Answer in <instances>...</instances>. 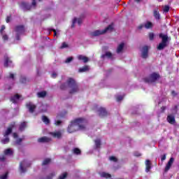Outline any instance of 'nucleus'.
<instances>
[{"label": "nucleus", "instance_id": "1", "mask_svg": "<svg viewBox=\"0 0 179 179\" xmlns=\"http://www.w3.org/2000/svg\"><path fill=\"white\" fill-rule=\"evenodd\" d=\"M86 124H87V120L83 117L76 118L72 120L67 128L69 134H73L76 131H83L86 129Z\"/></svg>", "mask_w": 179, "mask_h": 179}, {"label": "nucleus", "instance_id": "2", "mask_svg": "<svg viewBox=\"0 0 179 179\" xmlns=\"http://www.w3.org/2000/svg\"><path fill=\"white\" fill-rule=\"evenodd\" d=\"M68 86L71 87V90L69 91L70 94H75V93L79 92V85H78V83H76V81L73 78H70L67 80L66 83H62L60 85V89L61 90H66Z\"/></svg>", "mask_w": 179, "mask_h": 179}, {"label": "nucleus", "instance_id": "3", "mask_svg": "<svg viewBox=\"0 0 179 179\" xmlns=\"http://www.w3.org/2000/svg\"><path fill=\"white\" fill-rule=\"evenodd\" d=\"M114 30V25L113 24H109L103 30H96L94 31L90 32V34L92 37H97V36H101V34H106L107 31H113Z\"/></svg>", "mask_w": 179, "mask_h": 179}, {"label": "nucleus", "instance_id": "4", "mask_svg": "<svg viewBox=\"0 0 179 179\" xmlns=\"http://www.w3.org/2000/svg\"><path fill=\"white\" fill-rule=\"evenodd\" d=\"M159 38H162V42L157 46V48L159 50H164L167 46V43L169 42V36L159 34Z\"/></svg>", "mask_w": 179, "mask_h": 179}, {"label": "nucleus", "instance_id": "5", "mask_svg": "<svg viewBox=\"0 0 179 179\" xmlns=\"http://www.w3.org/2000/svg\"><path fill=\"white\" fill-rule=\"evenodd\" d=\"M14 31L15 34V38L16 40L19 41L20 40V36L22 34H24V31H26V29H24V25H17L14 28Z\"/></svg>", "mask_w": 179, "mask_h": 179}, {"label": "nucleus", "instance_id": "6", "mask_svg": "<svg viewBox=\"0 0 179 179\" xmlns=\"http://www.w3.org/2000/svg\"><path fill=\"white\" fill-rule=\"evenodd\" d=\"M158 79H160V74L152 73L148 77L145 78L143 80L145 83H155Z\"/></svg>", "mask_w": 179, "mask_h": 179}, {"label": "nucleus", "instance_id": "7", "mask_svg": "<svg viewBox=\"0 0 179 179\" xmlns=\"http://www.w3.org/2000/svg\"><path fill=\"white\" fill-rule=\"evenodd\" d=\"M23 166H24L26 168L30 167L31 166V163L27 162V160H23L20 163V170L21 173H26L27 169Z\"/></svg>", "mask_w": 179, "mask_h": 179}, {"label": "nucleus", "instance_id": "8", "mask_svg": "<svg viewBox=\"0 0 179 179\" xmlns=\"http://www.w3.org/2000/svg\"><path fill=\"white\" fill-rule=\"evenodd\" d=\"M149 54V48L148 46L143 47V51L141 53V57L144 59H146L148 58Z\"/></svg>", "mask_w": 179, "mask_h": 179}, {"label": "nucleus", "instance_id": "9", "mask_svg": "<svg viewBox=\"0 0 179 179\" xmlns=\"http://www.w3.org/2000/svg\"><path fill=\"white\" fill-rule=\"evenodd\" d=\"M173 163H174V158L171 157L165 166V169H164L165 173H167V171H169V170L171 169V166H173Z\"/></svg>", "mask_w": 179, "mask_h": 179}, {"label": "nucleus", "instance_id": "10", "mask_svg": "<svg viewBox=\"0 0 179 179\" xmlns=\"http://www.w3.org/2000/svg\"><path fill=\"white\" fill-rule=\"evenodd\" d=\"M166 120L167 122L171 125H174V124H176V117L173 115V114L168 115Z\"/></svg>", "mask_w": 179, "mask_h": 179}, {"label": "nucleus", "instance_id": "11", "mask_svg": "<svg viewBox=\"0 0 179 179\" xmlns=\"http://www.w3.org/2000/svg\"><path fill=\"white\" fill-rule=\"evenodd\" d=\"M98 112L99 117H107V115H108V113L104 108H100L98 110Z\"/></svg>", "mask_w": 179, "mask_h": 179}, {"label": "nucleus", "instance_id": "12", "mask_svg": "<svg viewBox=\"0 0 179 179\" xmlns=\"http://www.w3.org/2000/svg\"><path fill=\"white\" fill-rule=\"evenodd\" d=\"M51 141V138L47 137V136H43L38 139V142L39 143H48V142Z\"/></svg>", "mask_w": 179, "mask_h": 179}, {"label": "nucleus", "instance_id": "13", "mask_svg": "<svg viewBox=\"0 0 179 179\" xmlns=\"http://www.w3.org/2000/svg\"><path fill=\"white\" fill-rule=\"evenodd\" d=\"M153 16L157 20L160 19V13H159V8H156L153 11Z\"/></svg>", "mask_w": 179, "mask_h": 179}, {"label": "nucleus", "instance_id": "14", "mask_svg": "<svg viewBox=\"0 0 179 179\" xmlns=\"http://www.w3.org/2000/svg\"><path fill=\"white\" fill-rule=\"evenodd\" d=\"M27 108H29V113H34V110H36V105L32 104L31 103H29L28 104H27Z\"/></svg>", "mask_w": 179, "mask_h": 179}, {"label": "nucleus", "instance_id": "15", "mask_svg": "<svg viewBox=\"0 0 179 179\" xmlns=\"http://www.w3.org/2000/svg\"><path fill=\"white\" fill-rule=\"evenodd\" d=\"M53 138H57V139H61L62 137V134H61V131H57V132H50V133Z\"/></svg>", "mask_w": 179, "mask_h": 179}, {"label": "nucleus", "instance_id": "16", "mask_svg": "<svg viewBox=\"0 0 179 179\" xmlns=\"http://www.w3.org/2000/svg\"><path fill=\"white\" fill-rule=\"evenodd\" d=\"M78 59H79V61H83L85 64H86L87 62H89V57L84 56L83 55H78Z\"/></svg>", "mask_w": 179, "mask_h": 179}, {"label": "nucleus", "instance_id": "17", "mask_svg": "<svg viewBox=\"0 0 179 179\" xmlns=\"http://www.w3.org/2000/svg\"><path fill=\"white\" fill-rule=\"evenodd\" d=\"M150 169H152V164L150 163V160L147 159L145 161V171L147 173H149L150 171Z\"/></svg>", "mask_w": 179, "mask_h": 179}, {"label": "nucleus", "instance_id": "18", "mask_svg": "<svg viewBox=\"0 0 179 179\" xmlns=\"http://www.w3.org/2000/svg\"><path fill=\"white\" fill-rule=\"evenodd\" d=\"M21 6L24 8V9H27V10H30V9H31V6L30 4H29L28 3H26L24 1H22L21 3Z\"/></svg>", "mask_w": 179, "mask_h": 179}, {"label": "nucleus", "instance_id": "19", "mask_svg": "<svg viewBox=\"0 0 179 179\" xmlns=\"http://www.w3.org/2000/svg\"><path fill=\"white\" fill-rule=\"evenodd\" d=\"M76 22H78V25L80 26V24H82V22H83V20H82V18L77 19L76 17H75L73 20V24L71 25V27H75V23H76Z\"/></svg>", "mask_w": 179, "mask_h": 179}, {"label": "nucleus", "instance_id": "20", "mask_svg": "<svg viewBox=\"0 0 179 179\" xmlns=\"http://www.w3.org/2000/svg\"><path fill=\"white\" fill-rule=\"evenodd\" d=\"M19 99H20V95H19V94H16L13 96H11L10 101L15 104V103H17V100H19Z\"/></svg>", "mask_w": 179, "mask_h": 179}, {"label": "nucleus", "instance_id": "21", "mask_svg": "<svg viewBox=\"0 0 179 179\" xmlns=\"http://www.w3.org/2000/svg\"><path fill=\"white\" fill-rule=\"evenodd\" d=\"M113 58V53L111 52H106L104 55L101 56V58L104 59V58Z\"/></svg>", "mask_w": 179, "mask_h": 179}, {"label": "nucleus", "instance_id": "22", "mask_svg": "<svg viewBox=\"0 0 179 179\" xmlns=\"http://www.w3.org/2000/svg\"><path fill=\"white\" fill-rule=\"evenodd\" d=\"M124 45L125 44L124 43H122L117 46V54H120V52H122Z\"/></svg>", "mask_w": 179, "mask_h": 179}, {"label": "nucleus", "instance_id": "23", "mask_svg": "<svg viewBox=\"0 0 179 179\" xmlns=\"http://www.w3.org/2000/svg\"><path fill=\"white\" fill-rule=\"evenodd\" d=\"M37 96L39 99H43L45 97V96H47V92L42 91V92H38Z\"/></svg>", "mask_w": 179, "mask_h": 179}, {"label": "nucleus", "instance_id": "24", "mask_svg": "<svg viewBox=\"0 0 179 179\" xmlns=\"http://www.w3.org/2000/svg\"><path fill=\"white\" fill-rule=\"evenodd\" d=\"M89 69V66H84L78 69V72H80V73H82V72H87Z\"/></svg>", "mask_w": 179, "mask_h": 179}, {"label": "nucleus", "instance_id": "25", "mask_svg": "<svg viewBox=\"0 0 179 179\" xmlns=\"http://www.w3.org/2000/svg\"><path fill=\"white\" fill-rule=\"evenodd\" d=\"M144 27H145L146 29H152L153 28V23H152L151 22L148 21L145 24H144Z\"/></svg>", "mask_w": 179, "mask_h": 179}, {"label": "nucleus", "instance_id": "26", "mask_svg": "<svg viewBox=\"0 0 179 179\" xmlns=\"http://www.w3.org/2000/svg\"><path fill=\"white\" fill-rule=\"evenodd\" d=\"M4 155L12 156V155H13V150L10 148H8L4 150Z\"/></svg>", "mask_w": 179, "mask_h": 179}, {"label": "nucleus", "instance_id": "27", "mask_svg": "<svg viewBox=\"0 0 179 179\" xmlns=\"http://www.w3.org/2000/svg\"><path fill=\"white\" fill-rule=\"evenodd\" d=\"M9 64H12V62L10 61L9 57H6L5 58V62H4V66L6 68H8V66H9Z\"/></svg>", "mask_w": 179, "mask_h": 179}, {"label": "nucleus", "instance_id": "28", "mask_svg": "<svg viewBox=\"0 0 179 179\" xmlns=\"http://www.w3.org/2000/svg\"><path fill=\"white\" fill-rule=\"evenodd\" d=\"M27 127V124H26V122H23L20 124V131H24V128Z\"/></svg>", "mask_w": 179, "mask_h": 179}, {"label": "nucleus", "instance_id": "29", "mask_svg": "<svg viewBox=\"0 0 179 179\" xmlns=\"http://www.w3.org/2000/svg\"><path fill=\"white\" fill-rule=\"evenodd\" d=\"M94 142H95V145H96V149L100 148V146H101V140L98 138V139L95 140Z\"/></svg>", "mask_w": 179, "mask_h": 179}, {"label": "nucleus", "instance_id": "30", "mask_svg": "<svg viewBox=\"0 0 179 179\" xmlns=\"http://www.w3.org/2000/svg\"><path fill=\"white\" fill-rule=\"evenodd\" d=\"M101 177H103L104 178H111V174L106 173V172H103L101 174Z\"/></svg>", "mask_w": 179, "mask_h": 179}, {"label": "nucleus", "instance_id": "31", "mask_svg": "<svg viewBox=\"0 0 179 179\" xmlns=\"http://www.w3.org/2000/svg\"><path fill=\"white\" fill-rule=\"evenodd\" d=\"M42 121H43V122L46 124H50V119H48V117L45 115L42 117Z\"/></svg>", "mask_w": 179, "mask_h": 179}, {"label": "nucleus", "instance_id": "32", "mask_svg": "<svg viewBox=\"0 0 179 179\" xmlns=\"http://www.w3.org/2000/svg\"><path fill=\"white\" fill-rule=\"evenodd\" d=\"M73 153H74V155H80L82 153V151H80V149L75 148L73 150Z\"/></svg>", "mask_w": 179, "mask_h": 179}, {"label": "nucleus", "instance_id": "33", "mask_svg": "<svg viewBox=\"0 0 179 179\" xmlns=\"http://www.w3.org/2000/svg\"><path fill=\"white\" fill-rule=\"evenodd\" d=\"M49 163H51V159L47 158L43 160L42 166H47V164H49Z\"/></svg>", "mask_w": 179, "mask_h": 179}, {"label": "nucleus", "instance_id": "34", "mask_svg": "<svg viewBox=\"0 0 179 179\" xmlns=\"http://www.w3.org/2000/svg\"><path fill=\"white\" fill-rule=\"evenodd\" d=\"M12 134V127H8L4 134V136H8Z\"/></svg>", "mask_w": 179, "mask_h": 179}, {"label": "nucleus", "instance_id": "35", "mask_svg": "<svg viewBox=\"0 0 179 179\" xmlns=\"http://www.w3.org/2000/svg\"><path fill=\"white\" fill-rule=\"evenodd\" d=\"M148 36L150 41H153V40H155V34L153 32H150Z\"/></svg>", "mask_w": 179, "mask_h": 179}, {"label": "nucleus", "instance_id": "36", "mask_svg": "<svg viewBox=\"0 0 179 179\" xmlns=\"http://www.w3.org/2000/svg\"><path fill=\"white\" fill-rule=\"evenodd\" d=\"M9 138L6 137V138L1 140V143L6 145V143H9Z\"/></svg>", "mask_w": 179, "mask_h": 179}, {"label": "nucleus", "instance_id": "37", "mask_svg": "<svg viewBox=\"0 0 179 179\" xmlns=\"http://www.w3.org/2000/svg\"><path fill=\"white\" fill-rule=\"evenodd\" d=\"M109 160H110V162H114L115 163H117V162H118V159H117V157L114 156L110 157Z\"/></svg>", "mask_w": 179, "mask_h": 179}, {"label": "nucleus", "instance_id": "38", "mask_svg": "<svg viewBox=\"0 0 179 179\" xmlns=\"http://www.w3.org/2000/svg\"><path fill=\"white\" fill-rule=\"evenodd\" d=\"M66 177H68V173L66 172L62 173L58 179H65Z\"/></svg>", "mask_w": 179, "mask_h": 179}, {"label": "nucleus", "instance_id": "39", "mask_svg": "<svg viewBox=\"0 0 179 179\" xmlns=\"http://www.w3.org/2000/svg\"><path fill=\"white\" fill-rule=\"evenodd\" d=\"M73 61V57H69L65 60V64H69V62H72Z\"/></svg>", "mask_w": 179, "mask_h": 179}, {"label": "nucleus", "instance_id": "40", "mask_svg": "<svg viewBox=\"0 0 179 179\" xmlns=\"http://www.w3.org/2000/svg\"><path fill=\"white\" fill-rule=\"evenodd\" d=\"M163 10L165 12V13H167L170 10V6H165L163 8Z\"/></svg>", "mask_w": 179, "mask_h": 179}, {"label": "nucleus", "instance_id": "41", "mask_svg": "<svg viewBox=\"0 0 179 179\" xmlns=\"http://www.w3.org/2000/svg\"><path fill=\"white\" fill-rule=\"evenodd\" d=\"M60 48L62 49L68 48V45L66 44V42H63Z\"/></svg>", "mask_w": 179, "mask_h": 179}, {"label": "nucleus", "instance_id": "42", "mask_svg": "<svg viewBox=\"0 0 179 179\" xmlns=\"http://www.w3.org/2000/svg\"><path fill=\"white\" fill-rule=\"evenodd\" d=\"M20 82L21 83H26V82H27V78H26V77H22L20 78Z\"/></svg>", "mask_w": 179, "mask_h": 179}, {"label": "nucleus", "instance_id": "43", "mask_svg": "<svg viewBox=\"0 0 179 179\" xmlns=\"http://www.w3.org/2000/svg\"><path fill=\"white\" fill-rule=\"evenodd\" d=\"M61 124H62V121H61V120H56L55 122V125H56L57 127H59V125H61Z\"/></svg>", "mask_w": 179, "mask_h": 179}, {"label": "nucleus", "instance_id": "44", "mask_svg": "<svg viewBox=\"0 0 179 179\" xmlns=\"http://www.w3.org/2000/svg\"><path fill=\"white\" fill-rule=\"evenodd\" d=\"M8 173L6 172L4 175L0 176V179H7Z\"/></svg>", "mask_w": 179, "mask_h": 179}, {"label": "nucleus", "instance_id": "45", "mask_svg": "<svg viewBox=\"0 0 179 179\" xmlns=\"http://www.w3.org/2000/svg\"><path fill=\"white\" fill-rule=\"evenodd\" d=\"M22 141H23V139H22V138H18V139H17V141H15V143H16V145H20Z\"/></svg>", "mask_w": 179, "mask_h": 179}, {"label": "nucleus", "instance_id": "46", "mask_svg": "<svg viewBox=\"0 0 179 179\" xmlns=\"http://www.w3.org/2000/svg\"><path fill=\"white\" fill-rule=\"evenodd\" d=\"M8 79H13V80H15V74L10 73V76L8 77Z\"/></svg>", "mask_w": 179, "mask_h": 179}, {"label": "nucleus", "instance_id": "47", "mask_svg": "<svg viewBox=\"0 0 179 179\" xmlns=\"http://www.w3.org/2000/svg\"><path fill=\"white\" fill-rule=\"evenodd\" d=\"M123 99H124V96H117V99H116L117 101H121Z\"/></svg>", "mask_w": 179, "mask_h": 179}, {"label": "nucleus", "instance_id": "48", "mask_svg": "<svg viewBox=\"0 0 179 179\" xmlns=\"http://www.w3.org/2000/svg\"><path fill=\"white\" fill-rule=\"evenodd\" d=\"M11 17H12V15H9L6 17V23H9V22H10Z\"/></svg>", "mask_w": 179, "mask_h": 179}, {"label": "nucleus", "instance_id": "49", "mask_svg": "<svg viewBox=\"0 0 179 179\" xmlns=\"http://www.w3.org/2000/svg\"><path fill=\"white\" fill-rule=\"evenodd\" d=\"M134 156L136 157H141V156H142V155L140 153V152H134Z\"/></svg>", "mask_w": 179, "mask_h": 179}, {"label": "nucleus", "instance_id": "50", "mask_svg": "<svg viewBox=\"0 0 179 179\" xmlns=\"http://www.w3.org/2000/svg\"><path fill=\"white\" fill-rule=\"evenodd\" d=\"M8 35H6V34H4V35H3V40L4 41H7V40H8Z\"/></svg>", "mask_w": 179, "mask_h": 179}, {"label": "nucleus", "instance_id": "51", "mask_svg": "<svg viewBox=\"0 0 179 179\" xmlns=\"http://www.w3.org/2000/svg\"><path fill=\"white\" fill-rule=\"evenodd\" d=\"M166 154L163 155L161 157V160H162V162H164V160L166 159Z\"/></svg>", "mask_w": 179, "mask_h": 179}, {"label": "nucleus", "instance_id": "52", "mask_svg": "<svg viewBox=\"0 0 179 179\" xmlns=\"http://www.w3.org/2000/svg\"><path fill=\"white\" fill-rule=\"evenodd\" d=\"M177 92H176V91L174 90H172L171 91V95L173 96V97H176V96H177Z\"/></svg>", "mask_w": 179, "mask_h": 179}, {"label": "nucleus", "instance_id": "53", "mask_svg": "<svg viewBox=\"0 0 179 179\" xmlns=\"http://www.w3.org/2000/svg\"><path fill=\"white\" fill-rule=\"evenodd\" d=\"M143 27H145V25H143V24H140V25L138 27V30H142V29H143Z\"/></svg>", "mask_w": 179, "mask_h": 179}, {"label": "nucleus", "instance_id": "54", "mask_svg": "<svg viewBox=\"0 0 179 179\" xmlns=\"http://www.w3.org/2000/svg\"><path fill=\"white\" fill-rule=\"evenodd\" d=\"M166 106L161 107L162 113H164V111H166Z\"/></svg>", "mask_w": 179, "mask_h": 179}, {"label": "nucleus", "instance_id": "55", "mask_svg": "<svg viewBox=\"0 0 179 179\" xmlns=\"http://www.w3.org/2000/svg\"><path fill=\"white\" fill-rule=\"evenodd\" d=\"M57 119L64 118V115H57Z\"/></svg>", "mask_w": 179, "mask_h": 179}, {"label": "nucleus", "instance_id": "56", "mask_svg": "<svg viewBox=\"0 0 179 179\" xmlns=\"http://www.w3.org/2000/svg\"><path fill=\"white\" fill-rule=\"evenodd\" d=\"M5 160H6V158H5V157H0V162H5Z\"/></svg>", "mask_w": 179, "mask_h": 179}, {"label": "nucleus", "instance_id": "57", "mask_svg": "<svg viewBox=\"0 0 179 179\" xmlns=\"http://www.w3.org/2000/svg\"><path fill=\"white\" fill-rule=\"evenodd\" d=\"M51 31L54 32V36H57V30L52 29Z\"/></svg>", "mask_w": 179, "mask_h": 179}, {"label": "nucleus", "instance_id": "58", "mask_svg": "<svg viewBox=\"0 0 179 179\" xmlns=\"http://www.w3.org/2000/svg\"><path fill=\"white\" fill-rule=\"evenodd\" d=\"M13 138H17V137H18L17 133H13Z\"/></svg>", "mask_w": 179, "mask_h": 179}, {"label": "nucleus", "instance_id": "59", "mask_svg": "<svg viewBox=\"0 0 179 179\" xmlns=\"http://www.w3.org/2000/svg\"><path fill=\"white\" fill-rule=\"evenodd\" d=\"M5 29V25H3L1 28L0 33H2L3 30Z\"/></svg>", "mask_w": 179, "mask_h": 179}, {"label": "nucleus", "instance_id": "60", "mask_svg": "<svg viewBox=\"0 0 179 179\" xmlns=\"http://www.w3.org/2000/svg\"><path fill=\"white\" fill-rule=\"evenodd\" d=\"M52 78H57V73H53L52 74Z\"/></svg>", "mask_w": 179, "mask_h": 179}, {"label": "nucleus", "instance_id": "61", "mask_svg": "<svg viewBox=\"0 0 179 179\" xmlns=\"http://www.w3.org/2000/svg\"><path fill=\"white\" fill-rule=\"evenodd\" d=\"M135 2H136L137 3H139V2H141V0H134Z\"/></svg>", "mask_w": 179, "mask_h": 179}]
</instances>
